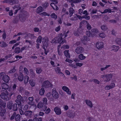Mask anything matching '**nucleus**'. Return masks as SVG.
Wrapping results in <instances>:
<instances>
[{"label":"nucleus","mask_w":121,"mask_h":121,"mask_svg":"<svg viewBox=\"0 0 121 121\" xmlns=\"http://www.w3.org/2000/svg\"><path fill=\"white\" fill-rule=\"evenodd\" d=\"M1 93L0 95V97L2 99L6 101L9 100V99L8 95H9V93L8 91L6 90L3 89L1 90Z\"/></svg>","instance_id":"obj_1"},{"label":"nucleus","mask_w":121,"mask_h":121,"mask_svg":"<svg viewBox=\"0 0 121 121\" xmlns=\"http://www.w3.org/2000/svg\"><path fill=\"white\" fill-rule=\"evenodd\" d=\"M0 78L6 83H8L10 80L9 76L5 74L4 73L2 72L0 73Z\"/></svg>","instance_id":"obj_2"},{"label":"nucleus","mask_w":121,"mask_h":121,"mask_svg":"<svg viewBox=\"0 0 121 121\" xmlns=\"http://www.w3.org/2000/svg\"><path fill=\"white\" fill-rule=\"evenodd\" d=\"M27 13L26 12L22 13L19 15V19L22 22H24L28 17Z\"/></svg>","instance_id":"obj_3"},{"label":"nucleus","mask_w":121,"mask_h":121,"mask_svg":"<svg viewBox=\"0 0 121 121\" xmlns=\"http://www.w3.org/2000/svg\"><path fill=\"white\" fill-rule=\"evenodd\" d=\"M63 36L62 33L59 34L58 37H56L54 39L52 40V42H54V41L55 43H59L63 39Z\"/></svg>","instance_id":"obj_4"},{"label":"nucleus","mask_w":121,"mask_h":121,"mask_svg":"<svg viewBox=\"0 0 121 121\" xmlns=\"http://www.w3.org/2000/svg\"><path fill=\"white\" fill-rule=\"evenodd\" d=\"M52 95L53 98L57 99L59 97V94L56 89L54 88L52 90Z\"/></svg>","instance_id":"obj_5"},{"label":"nucleus","mask_w":121,"mask_h":121,"mask_svg":"<svg viewBox=\"0 0 121 121\" xmlns=\"http://www.w3.org/2000/svg\"><path fill=\"white\" fill-rule=\"evenodd\" d=\"M84 48L82 47L79 46L77 47L75 50V52L78 54H80L84 51Z\"/></svg>","instance_id":"obj_6"},{"label":"nucleus","mask_w":121,"mask_h":121,"mask_svg":"<svg viewBox=\"0 0 121 121\" xmlns=\"http://www.w3.org/2000/svg\"><path fill=\"white\" fill-rule=\"evenodd\" d=\"M17 99L15 100L18 106H20L22 104V97L20 95H18L17 97Z\"/></svg>","instance_id":"obj_7"},{"label":"nucleus","mask_w":121,"mask_h":121,"mask_svg":"<svg viewBox=\"0 0 121 121\" xmlns=\"http://www.w3.org/2000/svg\"><path fill=\"white\" fill-rule=\"evenodd\" d=\"M43 86L45 88H48L49 87H53V85L48 81L44 82L43 83Z\"/></svg>","instance_id":"obj_8"},{"label":"nucleus","mask_w":121,"mask_h":121,"mask_svg":"<svg viewBox=\"0 0 121 121\" xmlns=\"http://www.w3.org/2000/svg\"><path fill=\"white\" fill-rule=\"evenodd\" d=\"M99 33V32L98 30L95 29H92L91 30V36L92 37H93L96 34H98Z\"/></svg>","instance_id":"obj_9"},{"label":"nucleus","mask_w":121,"mask_h":121,"mask_svg":"<svg viewBox=\"0 0 121 121\" xmlns=\"http://www.w3.org/2000/svg\"><path fill=\"white\" fill-rule=\"evenodd\" d=\"M54 111L57 115H60L61 113V109L58 107H55L54 108Z\"/></svg>","instance_id":"obj_10"},{"label":"nucleus","mask_w":121,"mask_h":121,"mask_svg":"<svg viewBox=\"0 0 121 121\" xmlns=\"http://www.w3.org/2000/svg\"><path fill=\"white\" fill-rule=\"evenodd\" d=\"M34 34L30 33H28L26 34L25 36V38L26 39H29V38H30L32 39L34 38Z\"/></svg>","instance_id":"obj_11"},{"label":"nucleus","mask_w":121,"mask_h":121,"mask_svg":"<svg viewBox=\"0 0 121 121\" xmlns=\"http://www.w3.org/2000/svg\"><path fill=\"white\" fill-rule=\"evenodd\" d=\"M115 86V84L114 83H112L110 85L106 86L105 87V89L106 90H109L113 88Z\"/></svg>","instance_id":"obj_12"},{"label":"nucleus","mask_w":121,"mask_h":121,"mask_svg":"<svg viewBox=\"0 0 121 121\" xmlns=\"http://www.w3.org/2000/svg\"><path fill=\"white\" fill-rule=\"evenodd\" d=\"M104 44L102 42H98L96 44V47L98 49L102 48L104 47Z\"/></svg>","instance_id":"obj_13"},{"label":"nucleus","mask_w":121,"mask_h":121,"mask_svg":"<svg viewBox=\"0 0 121 121\" xmlns=\"http://www.w3.org/2000/svg\"><path fill=\"white\" fill-rule=\"evenodd\" d=\"M6 112V110L4 108L3 109L0 106V115L1 117H3L4 115Z\"/></svg>","instance_id":"obj_14"},{"label":"nucleus","mask_w":121,"mask_h":121,"mask_svg":"<svg viewBox=\"0 0 121 121\" xmlns=\"http://www.w3.org/2000/svg\"><path fill=\"white\" fill-rule=\"evenodd\" d=\"M75 113L73 111H70L68 115L69 117L70 118H73L75 116Z\"/></svg>","instance_id":"obj_15"},{"label":"nucleus","mask_w":121,"mask_h":121,"mask_svg":"<svg viewBox=\"0 0 121 121\" xmlns=\"http://www.w3.org/2000/svg\"><path fill=\"white\" fill-rule=\"evenodd\" d=\"M69 15L71 17L73 15V14L75 12V10L73 8L71 7L69 9Z\"/></svg>","instance_id":"obj_16"},{"label":"nucleus","mask_w":121,"mask_h":121,"mask_svg":"<svg viewBox=\"0 0 121 121\" xmlns=\"http://www.w3.org/2000/svg\"><path fill=\"white\" fill-rule=\"evenodd\" d=\"M62 89L66 91L70 95L71 94L70 91H69L68 88L66 86H63L62 87Z\"/></svg>","instance_id":"obj_17"},{"label":"nucleus","mask_w":121,"mask_h":121,"mask_svg":"<svg viewBox=\"0 0 121 121\" xmlns=\"http://www.w3.org/2000/svg\"><path fill=\"white\" fill-rule=\"evenodd\" d=\"M112 78V74H106V80H104V81L108 82Z\"/></svg>","instance_id":"obj_18"},{"label":"nucleus","mask_w":121,"mask_h":121,"mask_svg":"<svg viewBox=\"0 0 121 121\" xmlns=\"http://www.w3.org/2000/svg\"><path fill=\"white\" fill-rule=\"evenodd\" d=\"M13 104V102L12 101H11L8 102L7 105L8 108L10 109H12Z\"/></svg>","instance_id":"obj_19"},{"label":"nucleus","mask_w":121,"mask_h":121,"mask_svg":"<svg viewBox=\"0 0 121 121\" xmlns=\"http://www.w3.org/2000/svg\"><path fill=\"white\" fill-rule=\"evenodd\" d=\"M51 93L50 92L48 93L46 95V96L49 100L51 101L54 100V99L51 96Z\"/></svg>","instance_id":"obj_20"},{"label":"nucleus","mask_w":121,"mask_h":121,"mask_svg":"<svg viewBox=\"0 0 121 121\" xmlns=\"http://www.w3.org/2000/svg\"><path fill=\"white\" fill-rule=\"evenodd\" d=\"M32 112L31 111H27L25 112V115L26 116L30 117L32 114Z\"/></svg>","instance_id":"obj_21"},{"label":"nucleus","mask_w":121,"mask_h":121,"mask_svg":"<svg viewBox=\"0 0 121 121\" xmlns=\"http://www.w3.org/2000/svg\"><path fill=\"white\" fill-rule=\"evenodd\" d=\"M2 87V90L5 89L8 90L9 87V86L5 83H4L1 85Z\"/></svg>","instance_id":"obj_22"},{"label":"nucleus","mask_w":121,"mask_h":121,"mask_svg":"<svg viewBox=\"0 0 121 121\" xmlns=\"http://www.w3.org/2000/svg\"><path fill=\"white\" fill-rule=\"evenodd\" d=\"M23 75L22 73L20 72L19 76H18V79L20 81H23Z\"/></svg>","instance_id":"obj_23"},{"label":"nucleus","mask_w":121,"mask_h":121,"mask_svg":"<svg viewBox=\"0 0 121 121\" xmlns=\"http://www.w3.org/2000/svg\"><path fill=\"white\" fill-rule=\"evenodd\" d=\"M45 41H43L42 42L43 44V45L44 47H43V48L44 49V51L45 50H46V49L44 47H47L48 46V42H47V40L46 39H45Z\"/></svg>","instance_id":"obj_24"},{"label":"nucleus","mask_w":121,"mask_h":121,"mask_svg":"<svg viewBox=\"0 0 121 121\" xmlns=\"http://www.w3.org/2000/svg\"><path fill=\"white\" fill-rule=\"evenodd\" d=\"M12 110L14 111H17L18 109L17 104L15 103L13 104L12 105Z\"/></svg>","instance_id":"obj_25"},{"label":"nucleus","mask_w":121,"mask_h":121,"mask_svg":"<svg viewBox=\"0 0 121 121\" xmlns=\"http://www.w3.org/2000/svg\"><path fill=\"white\" fill-rule=\"evenodd\" d=\"M64 53L66 58H69L70 56V55L69 53V50H66L64 51Z\"/></svg>","instance_id":"obj_26"},{"label":"nucleus","mask_w":121,"mask_h":121,"mask_svg":"<svg viewBox=\"0 0 121 121\" xmlns=\"http://www.w3.org/2000/svg\"><path fill=\"white\" fill-rule=\"evenodd\" d=\"M85 101L86 102L87 105H88L91 108L93 106L92 104V102L91 101L88 100H86Z\"/></svg>","instance_id":"obj_27"},{"label":"nucleus","mask_w":121,"mask_h":121,"mask_svg":"<svg viewBox=\"0 0 121 121\" xmlns=\"http://www.w3.org/2000/svg\"><path fill=\"white\" fill-rule=\"evenodd\" d=\"M44 9L41 6H39L38 7L36 10L37 13H40L43 11Z\"/></svg>","instance_id":"obj_28"},{"label":"nucleus","mask_w":121,"mask_h":121,"mask_svg":"<svg viewBox=\"0 0 121 121\" xmlns=\"http://www.w3.org/2000/svg\"><path fill=\"white\" fill-rule=\"evenodd\" d=\"M87 22L86 20H83L80 23L79 27L81 28L84 25H86L87 23Z\"/></svg>","instance_id":"obj_29"},{"label":"nucleus","mask_w":121,"mask_h":121,"mask_svg":"<svg viewBox=\"0 0 121 121\" xmlns=\"http://www.w3.org/2000/svg\"><path fill=\"white\" fill-rule=\"evenodd\" d=\"M78 57L80 59L83 60L85 59L86 57L83 56V54L81 53L78 55Z\"/></svg>","instance_id":"obj_30"},{"label":"nucleus","mask_w":121,"mask_h":121,"mask_svg":"<svg viewBox=\"0 0 121 121\" xmlns=\"http://www.w3.org/2000/svg\"><path fill=\"white\" fill-rule=\"evenodd\" d=\"M81 30L80 29H79L76 31H75L74 33V35L76 36H78L81 32Z\"/></svg>","instance_id":"obj_31"},{"label":"nucleus","mask_w":121,"mask_h":121,"mask_svg":"<svg viewBox=\"0 0 121 121\" xmlns=\"http://www.w3.org/2000/svg\"><path fill=\"white\" fill-rule=\"evenodd\" d=\"M14 50V52L16 53H19L21 52V49L19 47H16Z\"/></svg>","instance_id":"obj_32"},{"label":"nucleus","mask_w":121,"mask_h":121,"mask_svg":"<svg viewBox=\"0 0 121 121\" xmlns=\"http://www.w3.org/2000/svg\"><path fill=\"white\" fill-rule=\"evenodd\" d=\"M57 73H59L60 74H61L62 75H63V74L60 72V69L58 67H57L55 69Z\"/></svg>","instance_id":"obj_33"},{"label":"nucleus","mask_w":121,"mask_h":121,"mask_svg":"<svg viewBox=\"0 0 121 121\" xmlns=\"http://www.w3.org/2000/svg\"><path fill=\"white\" fill-rule=\"evenodd\" d=\"M45 91L44 88H42L39 91V93L41 95H43Z\"/></svg>","instance_id":"obj_34"},{"label":"nucleus","mask_w":121,"mask_h":121,"mask_svg":"<svg viewBox=\"0 0 121 121\" xmlns=\"http://www.w3.org/2000/svg\"><path fill=\"white\" fill-rule=\"evenodd\" d=\"M33 121H42V119L41 117H35L33 119Z\"/></svg>","instance_id":"obj_35"},{"label":"nucleus","mask_w":121,"mask_h":121,"mask_svg":"<svg viewBox=\"0 0 121 121\" xmlns=\"http://www.w3.org/2000/svg\"><path fill=\"white\" fill-rule=\"evenodd\" d=\"M15 119L16 121H20V115L19 114L16 115L15 117Z\"/></svg>","instance_id":"obj_36"},{"label":"nucleus","mask_w":121,"mask_h":121,"mask_svg":"<svg viewBox=\"0 0 121 121\" xmlns=\"http://www.w3.org/2000/svg\"><path fill=\"white\" fill-rule=\"evenodd\" d=\"M29 78V77L27 76H26L24 77V81L25 84H26L28 82Z\"/></svg>","instance_id":"obj_37"},{"label":"nucleus","mask_w":121,"mask_h":121,"mask_svg":"<svg viewBox=\"0 0 121 121\" xmlns=\"http://www.w3.org/2000/svg\"><path fill=\"white\" fill-rule=\"evenodd\" d=\"M43 104L41 102H39L38 103L37 107L38 108H40L43 107Z\"/></svg>","instance_id":"obj_38"},{"label":"nucleus","mask_w":121,"mask_h":121,"mask_svg":"<svg viewBox=\"0 0 121 121\" xmlns=\"http://www.w3.org/2000/svg\"><path fill=\"white\" fill-rule=\"evenodd\" d=\"M8 44L5 42L3 41L1 45V47L2 48L5 47L7 46Z\"/></svg>","instance_id":"obj_39"},{"label":"nucleus","mask_w":121,"mask_h":121,"mask_svg":"<svg viewBox=\"0 0 121 121\" xmlns=\"http://www.w3.org/2000/svg\"><path fill=\"white\" fill-rule=\"evenodd\" d=\"M42 37L41 36H39L36 40V42L37 43H41L42 41Z\"/></svg>","instance_id":"obj_40"},{"label":"nucleus","mask_w":121,"mask_h":121,"mask_svg":"<svg viewBox=\"0 0 121 121\" xmlns=\"http://www.w3.org/2000/svg\"><path fill=\"white\" fill-rule=\"evenodd\" d=\"M18 19L17 17H16L14 18L13 21V23L14 24H16L18 23Z\"/></svg>","instance_id":"obj_41"},{"label":"nucleus","mask_w":121,"mask_h":121,"mask_svg":"<svg viewBox=\"0 0 121 121\" xmlns=\"http://www.w3.org/2000/svg\"><path fill=\"white\" fill-rule=\"evenodd\" d=\"M101 28L102 30L105 31L108 29L107 26L106 25H102L101 26Z\"/></svg>","instance_id":"obj_42"},{"label":"nucleus","mask_w":121,"mask_h":121,"mask_svg":"<svg viewBox=\"0 0 121 121\" xmlns=\"http://www.w3.org/2000/svg\"><path fill=\"white\" fill-rule=\"evenodd\" d=\"M15 66H14L13 68L10 70L8 72L9 73H14L16 71V69L15 68Z\"/></svg>","instance_id":"obj_43"},{"label":"nucleus","mask_w":121,"mask_h":121,"mask_svg":"<svg viewBox=\"0 0 121 121\" xmlns=\"http://www.w3.org/2000/svg\"><path fill=\"white\" fill-rule=\"evenodd\" d=\"M116 43L120 46H121V39H118L117 40Z\"/></svg>","instance_id":"obj_44"},{"label":"nucleus","mask_w":121,"mask_h":121,"mask_svg":"<svg viewBox=\"0 0 121 121\" xmlns=\"http://www.w3.org/2000/svg\"><path fill=\"white\" fill-rule=\"evenodd\" d=\"M49 5V3L47 2L44 3L43 5V7L44 9L46 8Z\"/></svg>","instance_id":"obj_45"},{"label":"nucleus","mask_w":121,"mask_h":121,"mask_svg":"<svg viewBox=\"0 0 121 121\" xmlns=\"http://www.w3.org/2000/svg\"><path fill=\"white\" fill-rule=\"evenodd\" d=\"M110 66V65H106L105 67L101 68L100 70L101 71H103L104 70L106 69L108 67H109Z\"/></svg>","instance_id":"obj_46"},{"label":"nucleus","mask_w":121,"mask_h":121,"mask_svg":"<svg viewBox=\"0 0 121 121\" xmlns=\"http://www.w3.org/2000/svg\"><path fill=\"white\" fill-rule=\"evenodd\" d=\"M29 82L30 84L32 86H35V83L33 82V80H30L29 81Z\"/></svg>","instance_id":"obj_47"},{"label":"nucleus","mask_w":121,"mask_h":121,"mask_svg":"<svg viewBox=\"0 0 121 121\" xmlns=\"http://www.w3.org/2000/svg\"><path fill=\"white\" fill-rule=\"evenodd\" d=\"M43 104H47V100L46 98H44L43 99Z\"/></svg>","instance_id":"obj_48"},{"label":"nucleus","mask_w":121,"mask_h":121,"mask_svg":"<svg viewBox=\"0 0 121 121\" xmlns=\"http://www.w3.org/2000/svg\"><path fill=\"white\" fill-rule=\"evenodd\" d=\"M52 18H54L55 19H56L57 18V16L54 13H52L51 15Z\"/></svg>","instance_id":"obj_49"},{"label":"nucleus","mask_w":121,"mask_h":121,"mask_svg":"<svg viewBox=\"0 0 121 121\" xmlns=\"http://www.w3.org/2000/svg\"><path fill=\"white\" fill-rule=\"evenodd\" d=\"M99 36L102 38H104L106 36L105 34L104 33H99Z\"/></svg>","instance_id":"obj_50"},{"label":"nucleus","mask_w":121,"mask_h":121,"mask_svg":"<svg viewBox=\"0 0 121 121\" xmlns=\"http://www.w3.org/2000/svg\"><path fill=\"white\" fill-rule=\"evenodd\" d=\"M86 24V28L87 29L89 30H90L91 28V26L89 23H88L87 22Z\"/></svg>","instance_id":"obj_51"},{"label":"nucleus","mask_w":121,"mask_h":121,"mask_svg":"<svg viewBox=\"0 0 121 121\" xmlns=\"http://www.w3.org/2000/svg\"><path fill=\"white\" fill-rule=\"evenodd\" d=\"M16 114V112H14L10 118V120H13L14 118V117H15V116Z\"/></svg>","instance_id":"obj_52"},{"label":"nucleus","mask_w":121,"mask_h":121,"mask_svg":"<svg viewBox=\"0 0 121 121\" xmlns=\"http://www.w3.org/2000/svg\"><path fill=\"white\" fill-rule=\"evenodd\" d=\"M28 106H29L27 104L25 105L23 108V110L24 111H26L27 109Z\"/></svg>","instance_id":"obj_53"},{"label":"nucleus","mask_w":121,"mask_h":121,"mask_svg":"<svg viewBox=\"0 0 121 121\" xmlns=\"http://www.w3.org/2000/svg\"><path fill=\"white\" fill-rule=\"evenodd\" d=\"M86 35L88 37L91 36V32H90L89 31H86Z\"/></svg>","instance_id":"obj_54"},{"label":"nucleus","mask_w":121,"mask_h":121,"mask_svg":"<svg viewBox=\"0 0 121 121\" xmlns=\"http://www.w3.org/2000/svg\"><path fill=\"white\" fill-rule=\"evenodd\" d=\"M36 71L37 73H41L42 71V70L40 69L37 68L36 69Z\"/></svg>","instance_id":"obj_55"},{"label":"nucleus","mask_w":121,"mask_h":121,"mask_svg":"<svg viewBox=\"0 0 121 121\" xmlns=\"http://www.w3.org/2000/svg\"><path fill=\"white\" fill-rule=\"evenodd\" d=\"M94 82L95 83H97L98 84H99L100 83V82L99 81L97 80L96 79H93Z\"/></svg>","instance_id":"obj_56"},{"label":"nucleus","mask_w":121,"mask_h":121,"mask_svg":"<svg viewBox=\"0 0 121 121\" xmlns=\"http://www.w3.org/2000/svg\"><path fill=\"white\" fill-rule=\"evenodd\" d=\"M70 78L72 79H74L75 81H77V77L76 75L74 76L73 77H71Z\"/></svg>","instance_id":"obj_57"},{"label":"nucleus","mask_w":121,"mask_h":121,"mask_svg":"<svg viewBox=\"0 0 121 121\" xmlns=\"http://www.w3.org/2000/svg\"><path fill=\"white\" fill-rule=\"evenodd\" d=\"M0 105H1L4 108H5L6 107V103L5 102H3H3L1 104H0Z\"/></svg>","instance_id":"obj_58"},{"label":"nucleus","mask_w":121,"mask_h":121,"mask_svg":"<svg viewBox=\"0 0 121 121\" xmlns=\"http://www.w3.org/2000/svg\"><path fill=\"white\" fill-rule=\"evenodd\" d=\"M112 48H113V49L114 50H118L119 49L118 47L116 46L113 45L112 47Z\"/></svg>","instance_id":"obj_59"},{"label":"nucleus","mask_w":121,"mask_h":121,"mask_svg":"<svg viewBox=\"0 0 121 121\" xmlns=\"http://www.w3.org/2000/svg\"><path fill=\"white\" fill-rule=\"evenodd\" d=\"M13 4H16L18 3V0H12Z\"/></svg>","instance_id":"obj_60"},{"label":"nucleus","mask_w":121,"mask_h":121,"mask_svg":"<svg viewBox=\"0 0 121 121\" xmlns=\"http://www.w3.org/2000/svg\"><path fill=\"white\" fill-rule=\"evenodd\" d=\"M84 41L85 40L86 41H88L89 40V39L88 37L85 36H84Z\"/></svg>","instance_id":"obj_61"},{"label":"nucleus","mask_w":121,"mask_h":121,"mask_svg":"<svg viewBox=\"0 0 121 121\" xmlns=\"http://www.w3.org/2000/svg\"><path fill=\"white\" fill-rule=\"evenodd\" d=\"M60 26H58V27H56L55 29V30L56 31L58 32L60 30Z\"/></svg>","instance_id":"obj_62"},{"label":"nucleus","mask_w":121,"mask_h":121,"mask_svg":"<svg viewBox=\"0 0 121 121\" xmlns=\"http://www.w3.org/2000/svg\"><path fill=\"white\" fill-rule=\"evenodd\" d=\"M109 22L111 23H116L117 22V21L114 19H112L109 21Z\"/></svg>","instance_id":"obj_63"},{"label":"nucleus","mask_w":121,"mask_h":121,"mask_svg":"<svg viewBox=\"0 0 121 121\" xmlns=\"http://www.w3.org/2000/svg\"><path fill=\"white\" fill-rule=\"evenodd\" d=\"M16 40H14L10 41L9 42V43L10 44H12L16 43Z\"/></svg>","instance_id":"obj_64"}]
</instances>
